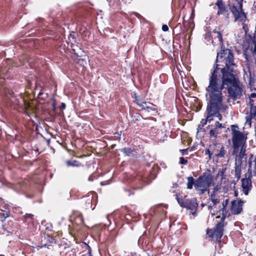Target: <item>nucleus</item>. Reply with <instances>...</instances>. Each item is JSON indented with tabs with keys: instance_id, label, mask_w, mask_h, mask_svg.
Instances as JSON below:
<instances>
[{
	"instance_id": "obj_1",
	"label": "nucleus",
	"mask_w": 256,
	"mask_h": 256,
	"mask_svg": "<svg viewBox=\"0 0 256 256\" xmlns=\"http://www.w3.org/2000/svg\"><path fill=\"white\" fill-rule=\"evenodd\" d=\"M223 62L224 66L220 70H215L214 79V106L215 117L222 120V117L220 114L224 112L228 106L224 102V96L222 90L226 88L230 98L235 100L240 98L244 92V86L240 80L234 68L236 66L232 50L225 49L222 46L220 52L217 53L215 64Z\"/></svg>"
},
{
	"instance_id": "obj_2",
	"label": "nucleus",
	"mask_w": 256,
	"mask_h": 256,
	"mask_svg": "<svg viewBox=\"0 0 256 256\" xmlns=\"http://www.w3.org/2000/svg\"><path fill=\"white\" fill-rule=\"evenodd\" d=\"M220 64H214L210 71V74L208 78V85L206 88V96L207 100L206 112L207 116L205 118L207 122H210L215 117L214 106V79L215 70H220Z\"/></svg>"
},
{
	"instance_id": "obj_3",
	"label": "nucleus",
	"mask_w": 256,
	"mask_h": 256,
	"mask_svg": "<svg viewBox=\"0 0 256 256\" xmlns=\"http://www.w3.org/2000/svg\"><path fill=\"white\" fill-rule=\"evenodd\" d=\"M214 178L210 170H206L196 180L194 188L202 196L206 192H210V188L213 183Z\"/></svg>"
},
{
	"instance_id": "obj_4",
	"label": "nucleus",
	"mask_w": 256,
	"mask_h": 256,
	"mask_svg": "<svg viewBox=\"0 0 256 256\" xmlns=\"http://www.w3.org/2000/svg\"><path fill=\"white\" fill-rule=\"evenodd\" d=\"M237 125H232V142L234 153H238L240 150H246L247 134L238 130Z\"/></svg>"
},
{
	"instance_id": "obj_5",
	"label": "nucleus",
	"mask_w": 256,
	"mask_h": 256,
	"mask_svg": "<svg viewBox=\"0 0 256 256\" xmlns=\"http://www.w3.org/2000/svg\"><path fill=\"white\" fill-rule=\"evenodd\" d=\"M228 6L234 18V22H243L246 21V15L242 8V4L240 6H236L235 3L230 2Z\"/></svg>"
},
{
	"instance_id": "obj_6",
	"label": "nucleus",
	"mask_w": 256,
	"mask_h": 256,
	"mask_svg": "<svg viewBox=\"0 0 256 256\" xmlns=\"http://www.w3.org/2000/svg\"><path fill=\"white\" fill-rule=\"evenodd\" d=\"M176 199L181 207L185 208L192 210H196L198 204L194 198L184 199L180 198L178 194L176 195Z\"/></svg>"
},
{
	"instance_id": "obj_7",
	"label": "nucleus",
	"mask_w": 256,
	"mask_h": 256,
	"mask_svg": "<svg viewBox=\"0 0 256 256\" xmlns=\"http://www.w3.org/2000/svg\"><path fill=\"white\" fill-rule=\"evenodd\" d=\"M251 178V174H248V177H247V174H246L245 178L241 180L242 192L246 196L248 194L249 191L251 190L252 188Z\"/></svg>"
},
{
	"instance_id": "obj_8",
	"label": "nucleus",
	"mask_w": 256,
	"mask_h": 256,
	"mask_svg": "<svg viewBox=\"0 0 256 256\" xmlns=\"http://www.w3.org/2000/svg\"><path fill=\"white\" fill-rule=\"evenodd\" d=\"M224 226V223L219 222L214 228V236H216V240L218 241H220L221 238L223 236Z\"/></svg>"
},
{
	"instance_id": "obj_9",
	"label": "nucleus",
	"mask_w": 256,
	"mask_h": 256,
	"mask_svg": "<svg viewBox=\"0 0 256 256\" xmlns=\"http://www.w3.org/2000/svg\"><path fill=\"white\" fill-rule=\"evenodd\" d=\"M136 104L142 109L148 112L151 110H155V108H152L154 106L152 103L149 102H142L140 100H136Z\"/></svg>"
},
{
	"instance_id": "obj_10",
	"label": "nucleus",
	"mask_w": 256,
	"mask_h": 256,
	"mask_svg": "<svg viewBox=\"0 0 256 256\" xmlns=\"http://www.w3.org/2000/svg\"><path fill=\"white\" fill-rule=\"evenodd\" d=\"M246 150H240L238 153H234V150L232 151V154L236 156L235 166H243V159L246 155Z\"/></svg>"
},
{
	"instance_id": "obj_11",
	"label": "nucleus",
	"mask_w": 256,
	"mask_h": 256,
	"mask_svg": "<svg viewBox=\"0 0 256 256\" xmlns=\"http://www.w3.org/2000/svg\"><path fill=\"white\" fill-rule=\"evenodd\" d=\"M231 211L234 214H239L242 210V204L240 200H234L232 202Z\"/></svg>"
},
{
	"instance_id": "obj_12",
	"label": "nucleus",
	"mask_w": 256,
	"mask_h": 256,
	"mask_svg": "<svg viewBox=\"0 0 256 256\" xmlns=\"http://www.w3.org/2000/svg\"><path fill=\"white\" fill-rule=\"evenodd\" d=\"M196 180L192 176H188V178L187 188H192L193 186H194Z\"/></svg>"
},
{
	"instance_id": "obj_13",
	"label": "nucleus",
	"mask_w": 256,
	"mask_h": 256,
	"mask_svg": "<svg viewBox=\"0 0 256 256\" xmlns=\"http://www.w3.org/2000/svg\"><path fill=\"white\" fill-rule=\"evenodd\" d=\"M243 168V166H235V175L236 178L238 180L241 176L242 169Z\"/></svg>"
},
{
	"instance_id": "obj_14",
	"label": "nucleus",
	"mask_w": 256,
	"mask_h": 256,
	"mask_svg": "<svg viewBox=\"0 0 256 256\" xmlns=\"http://www.w3.org/2000/svg\"><path fill=\"white\" fill-rule=\"evenodd\" d=\"M72 50L74 52V53L78 56H82V54L84 52L81 50V48H79L78 46H72Z\"/></svg>"
},
{
	"instance_id": "obj_15",
	"label": "nucleus",
	"mask_w": 256,
	"mask_h": 256,
	"mask_svg": "<svg viewBox=\"0 0 256 256\" xmlns=\"http://www.w3.org/2000/svg\"><path fill=\"white\" fill-rule=\"evenodd\" d=\"M218 15L224 14L228 12V10L224 5L218 8Z\"/></svg>"
},
{
	"instance_id": "obj_16",
	"label": "nucleus",
	"mask_w": 256,
	"mask_h": 256,
	"mask_svg": "<svg viewBox=\"0 0 256 256\" xmlns=\"http://www.w3.org/2000/svg\"><path fill=\"white\" fill-rule=\"evenodd\" d=\"M66 164L68 166H79L80 164L77 160H68L66 162Z\"/></svg>"
},
{
	"instance_id": "obj_17",
	"label": "nucleus",
	"mask_w": 256,
	"mask_h": 256,
	"mask_svg": "<svg viewBox=\"0 0 256 256\" xmlns=\"http://www.w3.org/2000/svg\"><path fill=\"white\" fill-rule=\"evenodd\" d=\"M121 152L126 156H130L133 152V150L129 148H124L121 150Z\"/></svg>"
},
{
	"instance_id": "obj_18",
	"label": "nucleus",
	"mask_w": 256,
	"mask_h": 256,
	"mask_svg": "<svg viewBox=\"0 0 256 256\" xmlns=\"http://www.w3.org/2000/svg\"><path fill=\"white\" fill-rule=\"evenodd\" d=\"M209 134L210 138H216L218 134V132L217 129L214 128L210 130Z\"/></svg>"
},
{
	"instance_id": "obj_19",
	"label": "nucleus",
	"mask_w": 256,
	"mask_h": 256,
	"mask_svg": "<svg viewBox=\"0 0 256 256\" xmlns=\"http://www.w3.org/2000/svg\"><path fill=\"white\" fill-rule=\"evenodd\" d=\"M210 200L212 202V205L210 204V206H208V210L211 209L212 206H214L220 202V199L218 198H210Z\"/></svg>"
},
{
	"instance_id": "obj_20",
	"label": "nucleus",
	"mask_w": 256,
	"mask_h": 256,
	"mask_svg": "<svg viewBox=\"0 0 256 256\" xmlns=\"http://www.w3.org/2000/svg\"><path fill=\"white\" fill-rule=\"evenodd\" d=\"M250 44L251 46L252 47V50L253 53L256 52V40L254 38V40H252L250 43Z\"/></svg>"
},
{
	"instance_id": "obj_21",
	"label": "nucleus",
	"mask_w": 256,
	"mask_h": 256,
	"mask_svg": "<svg viewBox=\"0 0 256 256\" xmlns=\"http://www.w3.org/2000/svg\"><path fill=\"white\" fill-rule=\"evenodd\" d=\"M216 155L217 157L224 158V156H225L224 147L222 146L220 148V152L216 154Z\"/></svg>"
},
{
	"instance_id": "obj_22",
	"label": "nucleus",
	"mask_w": 256,
	"mask_h": 256,
	"mask_svg": "<svg viewBox=\"0 0 256 256\" xmlns=\"http://www.w3.org/2000/svg\"><path fill=\"white\" fill-rule=\"evenodd\" d=\"M76 223H78L79 224H81L83 222L84 220L82 214H78L76 218Z\"/></svg>"
},
{
	"instance_id": "obj_23",
	"label": "nucleus",
	"mask_w": 256,
	"mask_h": 256,
	"mask_svg": "<svg viewBox=\"0 0 256 256\" xmlns=\"http://www.w3.org/2000/svg\"><path fill=\"white\" fill-rule=\"evenodd\" d=\"M206 120L205 118L204 119H202L201 122H200V124L198 126V131H199L200 130H202V127L204 126V125H206Z\"/></svg>"
},
{
	"instance_id": "obj_24",
	"label": "nucleus",
	"mask_w": 256,
	"mask_h": 256,
	"mask_svg": "<svg viewBox=\"0 0 256 256\" xmlns=\"http://www.w3.org/2000/svg\"><path fill=\"white\" fill-rule=\"evenodd\" d=\"M225 171L226 169L224 168H222V170H219L217 174V176H220L222 180L223 178H224V174L225 172Z\"/></svg>"
},
{
	"instance_id": "obj_25",
	"label": "nucleus",
	"mask_w": 256,
	"mask_h": 256,
	"mask_svg": "<svg viewBox=\"0 0 256 256\" xmlns=\"http://www.w3.org/2000/svg\"><path fill=\"white\" fill-rule=\"evenodd\" d=\"M220 190H221V184H218L213 188V191L214 192L218 193V192H220Z\"/></svg>"
},
{
	"instance_id": "obj_26",
	"label": "nucleus",
	"mask_w": 256,
	"mask_h": 256,
	"mask_svg": "<svg viewBox=\"0 0 256 256\" xmlns=\"http://www.w3.org/2000/svg\"><path fill=\"white\" fill-rule=\"evenodd\" d=\"M228 200H226L224 201V202H222V206H223V208L222 209V212H226V206L228 205Z\"/></svg>"
},
{
	"instance_id": "obj_27",
	"label": "nucleus",
	"mask_w": 256,
	"mask_h": 256,
	"mask_svg": "<svg viewBox=\"0 0 256 256\" xmlns=\"http://www.w3.org/2000/svg\"><path fill=\"white\" fill-rule=\"evenodd\" d=\"M215 128L216 129L224 128V124H222V123H220L219 122H216L215 123Z\"/></svg>"
},
{
	"instance_id": "obj_28",
	"label": "nucleus",
	"mask_w": 256,
	"mask_h": 256,
	"mask_svg": "<svg viewBox=\"0 0 256 256\" xmlns=\"http://www.w3.org/2000/svg\"><path fill=\"white\" fill-rule=\"evenodd\" d=\"M207 234L210 237H213L214 235V230H207Z\"/></svg>"
},
{
	"instance_id": "obj_29",
	"label": "nucleus",
	"mask_w": 256,
	"mask_h": 256,
	"mask_svg": "<svg viewBox=\"0 0 256 256\" xmlns=\"http://www.w3.org/2000/svg\"><path fill=\"white\" fill-rule=\"evenodd\" d=\"M216 6H218V8H219L220 6H222L224 5V4H223V1L222 0H218L216 3Z\"/></svg>"
},
{
	"instance_id": "obj_30",
	"label": "nucleus",
	"mask_w": 256,
	"mask_h": 256,
	"mask_svg": "<svg viewBox=\"0 0 256 256\" xmlns=\"http://www.w3.org/2000/svg\"><path fill=\"white\" fill-rule=\"evenodd\" d=\"M217 34H218V38L219 41L220 42V44H223L222 36V34H220V32H217Z\"/></svg>"
},
{
	"instance_id": "obj_31",
	"label": "nucleus",
	"mask_w": 256,
	"mask_h": 256,
	"mask_svg": "<svg viewBox=\"0 0 256 256\" xmlns=\"http://www.w3.org/2000/svg\"><path fill=\"white\" fill-rule=\"evenodd\" d=\"M180 164H186L188 162L186 160H185L183 157H180Z\"/></svg>"
},
{
	"instance_id": "obj_32",
	"label": "nucleus",
	"mask_w": 256,
	"mask_h": 256,
	"mask_svg": "<svg viewBox=\"0 0 256 256\" xmlns=\"http://www.w3.org/2000/svg\"><path fill=\"white\" fill-rule=\"evenodd\" d=\"M222 217L221 218H220V222H222V223L224 220V219L226 218V212H222Z\"/></svg>"
},
{
	"instance_id": "obj_33",
	"label": "nucleus",
	"mask_w": 256,
	"mask_h": 256,
	"mask_svg": "<svg viewBox=\"0 0 256 256\" xmlns=\"http://www.w3.org/2000/svg\"><path fill=\"white\" fill-rule=\"evenodd\" d=\"M162 30L164 32H167L168 30V27L166 24H164L162 26Z\"/></svg>"
},
{
	"instance_id": "obj_34",
	"label": "nucleus",
	"mask_w": 256,
	"mask_h": 256,
	"mask_svg": "<svg viewBox=\"0 0 256 256\" xmlns=\"http://www.w3.org/2000/svg\"><path fill=\"white\" fill-rule=\"evenodd\" d=\"M216 192H214V191L211 193V194L209 196L210 198H216Z\"/></svg>"
},
{
	"instance_id": "obj_35",
	"label": "nucleus",
	"mask_w": 256,
	"mask_h": 256,
	"mask_svg": "<svg viewBox=\"0 0 256 256\" xmlns=\"http://www.w3.org/2000/svg\"><path fill=\"white\" fill-rule=\"evenodd\" d=\"M244 22H242V28L246 32H247L248 31V28Z\"/></svg>"
},
{
	"instance_id": "obj_36",
	"label": "nucleus",
	"mask_w": 256,
	"mask_h": 256,
	"mask_svg": "<svg viewBox=\"0 0 256 256\" xmlns=\"http://www.w3.org/2000/svg\"><path fill=\"white\" fill-rule=\"evenodd\" d=\"M205 154H208L210 159L211 158L212 154H210L209 149L206 150H205Z\"/></svg>"
},
{
	"instance_id": "obj_37",
	"label": "nucleus",
	"mask_w": 256,
	"mask_h": 256,
	"mask_svg": "<svg viewBox=\"0 0 256 256\" xmlns=\"http://www.w3.org/2000/svg\"><path fill=\"white\" fill-rule=\"evenodd\" d=\"M244 0H236V6H240V4L242 5V1Z\"/></svg>"
},
{
	"instance_id": "obj_38",
	"label": "nucleus",
	"mask_w": 256,
	"mask_h": 256,
	"mask_svg": "<svg viewBox=\"0 0 256 256\" xmlns=\"http://www.w3.org/2000/svg\"><path fill=\"white\" fill-rule=\"evenodd\" d=\"M66 108V104L64 102H62L61 104L60 108L62 109V110H64V109Z\"/></svg>"
},
{
	"instance_id": "obj_39",
	"label": "nucleus",
	"mask_w": 256,
	"mask_h": 256,
	"mask_svg": "<svg viewBox=\"0 0 256 256\" xmlns=\"http://www.w3.org/2000/svg\"><path fill=\"white\" fill-rule=\"evenodd\" d=\"M33 217H34V215H33V214H26V218H30L32 219V218H33Z\"/></svg>"
},
{
	"instance_id": "obj_40",
	"label": "nucleus",
	"mask_w": 256,
	"mask_h": 256,
	"mask_svg": "<svg viewBox=\"0 0 256 256\" xmlns=\"http://www.w3.org/2000/svg\"><path fill=\"white\" fill-rule=\"evenodd\" d=\"M88 256H92V250H91V248H90L89 246H88Z\"/></svg>"
},
{
	"instance_id": "obj_41",
	"label": "nucleus",
	"mask_w": 256,
	"mask_h": 256,
	"mask_svg": "<svg viewBox=\"0 0 256 256\" xmlns=\"http://www.w3.org/2000/svg\"><path fill=\"white\" fill-rule=\"evenodd\" d=\"M39 88H41V86L38 84V82L36 84V88L35 90H38Z\"/></svg>"
},
{
	"instance_id": "obj_42",
	"label": "nucleus",
	"mask_w": 256,
	"mask_h": 256,
	"mask_svg": "<svg viewBox=\"0 0 256 256\" xmlns=\"http://www.w3.org/2000/svg\"><path fill=\"white\" fill-rule=\"evenodd\" d=\"M86 202L88 204H90L91 203V202H92V200H91V198H88L86 200Z\"/></svg>"
},
{
	"instance_id": "obj_43",
	"label": "nucleus",
	"mask_w": 256,
	"mask_h": 256,
	"mask_svg": "<svg viewBox=\"0 0 256 256\" xmlns=\"http://www.w3.org/2000/svg\"><path fill=\"white\" fill-rule=\"evenodd\" d=\"M9 215H10L9 212H6V214H4V218H6L9 216Z\"/></svg>"
},
{
	"instance_id": "obj_44",
	"label": "nucleus",
	"mask_w": 256,
	"mask_h": 256,
	"mask_svg": "<svg viewBox=\"0 0 256 256\" xmlns=\"http://www.w3.org/2000/svg\"><path fill=\"white\" fill-rule=\"evenodd\" d=\"M94 180V176L92 175L90 176L88 178V180L90 181H92V180Z\"/></svg>"
},
{
	"instance_id": "obj_45",
	"label": "nucleus",
	"mask_w": 256,
	"mask_h": 256,
	"mask_svg": "<svg viewBox=\"0 0 256 256\" xmlns=\"http://www.w3.org/2000/svg\"><path fill=\"white\" fill-rule=\"evenodd\" d=\"M47 245L46 244H44V245H42V246H38V249H39V248H42L43 247H46Z\"/></svg>"
},
{
	"instance_id": "obj_46",
	"label": "nucleus",
	"mask_w": 256,
	"mask_h": 256,
	"mask_svg": "<svg viewBox=\"0 0 256 256\" xmlns=\"http://www.w3.org/2000/svg\"><path fill=\"white\" fill-rule=\"evenodd\" d=\"M248 163H249V167H250L249 169H250L252 167V166H251V164H252V161H250V159Z\"/></svg>"
},
{
	"instance_id": "obj_47",
	"label": "nucleus",
	"mask_w": 256,
	"mask_h": 256,
	"mask_svg": "<svg viewBox=\"0 0 256 256\" xmlns=\"http://www.w3.org/2000/svg\"><path fill=\"white\" fill-rule=\"evenodd\" d=\"M70 38H72V39H74V34H70V36L69 37V39L70 40Z\"/></svg>"
},
{
	"instance_id": "obj_48",
	"label": "nucleus",
	"mask_w": 256,
	"mask_h": 256,
	"mask_svg": "<svg viewBox=\"0 0 256 256\" xmlns=\"http://www.w3.org/2000/svg\"><path fill=\"white\" fill-rule=\"evenodd\" d=\"M251 96L252 98H256V94L253 93L251 94Z\"/></svg>"
},
{
	"instance_id": "obj_49",
	"label": "nucleus",
	"mask_w": 256,
	"mask_h": 256,
	"mask_svg": "<svg viewBox=\"0 0 256 256\" xmlns=\"http://www.w3.org/2000/svg\"><path fill=\"white\" fill-rule=\"evenodd\" d=\"M43 93L42 92V90L40 89V92L39 94H38V96H40L41 94H42Z\"/></svg>"
},
{
	"instance_id": "obj_50",
	"label": "nucleus",
	"mask_w": 256,
	"mask_h": 256,
	"mask_svg": "<svg viewBox=\"0 0 256 256\" xmlns=\"http://www.w3.org/2000/svg\"><path fill=\"white\" fill-rule=\"evenodd\" d=\"M14 190L16 191V192H18V190L17 189V188H12Z\"/></svg>"
},
{
	"instance_id": "obj_51",
	"label": "nucleus",
	"mask_w": 256,
	"mask_h": 256,
	"mask_svg": "<svg viewBox=\"0 0 256 256\" xmlns=\"http://www.w3.org/2000/svg\"><path fill=\"white\" fill-rule=\"evenodd\" d=\"M254 162H255V164H255V167L256 168V158H255V159L254 160Z\"/></svg>"
},
{
	"instance_id": "obj_52",
	"label": "nucleus",
	"mask_w": 256,
	"mask_h": 256,
	"mask_svg": "<svg viewBox=\"0 0 256 256\" xmlns=\"http://www.w3.org/2000/svg\"><path fill=\"white\" fill-rule=\"evenodd\" d=\"M135 14H136V16H138H138H140V14H138L136 13V12Z\"/></svg>"
},
{
	"instance_id": "obj_53",
	"label": "nucleus",
	"mask_w": 256,
	"mask_h": 256,
	"mask_svg": "<svg viewBox=\"0 0 256 256\" xmlns=\"http://www.w3.org/2000/svg\"><path fill=\"white\" fill-rule=\"evenodd\" d=\"M53 108H56V105H55V104H54V105H53Z\"/></svg>"
},
{
	"instance_id": "obj_54",
	"label": "nucleus",
	"mask_w": 256,
	"mask_h": 256,
	"mask_svg": "<svg viewBox=\"0 0 256 256\" xmlns=\"http://www.w3.org/2000/svg\"><path fill=\"white\" fill-rule=\"evenodd\" d=\"M50 246H51V245H48V248H50Z\"/></svg>"
},
{
	"instance_id": "obj_55",
	"label": "nucleus",
	"mask_w": 256,
	"mask_h": 256,
	"mask_svg": "<svg viewBox=\"0 0 256 256\" xmlns=\"http://www.w3.org/2000/svg\"><path fill=\"white\" fill-rule=\"evenodd\" d=\"M184 150H182V152H184Z\"/></svg>"
},
{
	"instance_id": "obj_56",
	"label": "nucleus",
	"mask_w": 256,
	"mask_h": 256,
	"mask_svg": "<svg viewBox=\"0 0 256 256\" xmlns=\"http://www.w3.org/2000/svg\"><path fill=\"white\" fill-rule=\"evenodd\" d=\"M101 184H102V185L104 184H103V182H101Z\"/></svg>"
},
{
	"instance_id": "obj_57",
	"label": "nucleus",
	"mask_w": 256,
	"mask_h": 256,
	"mask_svg": "<svg viewBox=\"0 0 256 256\" xmlns=\"http://www.w3.org/2000/svg\"><path fill=\"white\" fill-rule=\"evenodd\" d=\"M252 156H253V155H252V156H251V158H252Z\"/></svg>"
},
{
	"instance_id": "obj_58",
	"label": "nucleus",
	"mask_w": 256,
	"mask_h": 256,
	"mask_svg": "<svg viewBox=\"0 0 256 256\" xmlns=\"http://www.w3.org/2000/svg\"><path fill=\"white\" fill-rule=\"evenodd\" d=\"M255 7L256 8V6H255Z\"/></svg>"
},
{
	"instance_id": "obj_59",
	"label": "nucleus",
	"mask_w": 256,
	"mask_h": 256,
	"mask_svg": "<svg viewBox=\"0 0 256 256\" xmlns=\"http://www.w3.org/2000/svg\"><path fill=\"white\" fill-rule=\"evenodd\" d=\"M107 1H108V0H106Z\"/></svg>"
}]
</instances>
